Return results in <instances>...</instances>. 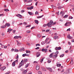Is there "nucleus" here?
<instances>
[{
	"mask_svg": "<svg viewBox=\"0 0 74 74\" xmlns=\"http://www.w3.org/2000/svg\"><path fill=\"white\" fill-rule=\"evenodd\" d=\"M56 22L53 23V21L50 20L49 23H48L47 25L46 24L44 25H43V27H45V26H47L49 27H51L52 25H55V24H56Z\"/></svg>",
	"mask_w": 74,
	"mask_h": 74,
	"instance_id": "nucleus-1",
	"label": "nucleus"
},
{
	"mask_svg": "<svg viewBox=\"0 0 74 74\" xmlns=\"http://www.w3.org/2000/svg\"><path fill=\"white\" fill-rule=\"evenodd\" d=\"M23 64H24V62H23V60H22L21 62L20 63L19 66L18 67V68H20V67H21Z\"/></svg>",
	"mask_w": 74,
	"mask_h": 74,
	"instance_id": "nucleus-2",
	"label": "nucleus"
},
{
	"mask_svg": "<svg viewBox=\"0 0 74 74\" xmlns=\"http://www.w3.org/2000/svg\"><path fill=\"white\" fill-rule=\"evenodd\" d=\"M65 13L63 11H62L60 12V15H61V16L63 17L64 16V15Z\"/></svg>",
	"mask_w": 74,
	"mask_h": 74,
	"instance_id": "nucleus-3",
	"label": "nucleus"
},
{
	"mask_svg": "<svg viewBox=\"0 0 74 74\" xmlns=\"http://www.w3.org/2000/svg\"><path fill=\"white\" fill-rule=\"evenodd\" d=\"M49 38H47L46 40H45V42L46 44H49V42L48 41V40H49Z\"/></svg>",
	"mask_w": 74,
	"mask_h": 74,
	"instance_id": "nucleus-4",
	"label": "nucleus"
},
{
	"mask_svg": "<svg viewBox=\"0 0 74 74\" xmlns=\"http://www.w3.org/2000/svg\"><path fill=\"white\" fill-rule=\"evenodd\" d=\"M40 54H41L39 52H37L36 53V57L37 58H38V57H39Z\"/></svg>",
	"mask_w": 74,
	"mask_h": 74,
	"instance_id": "nucleus-5",
	"label": "nucleus"
},
{
	"mask_svg": "<svg viewBox=\"0 0 74 74\" xmlns=\"http://www.w3.org/2000/svg\"><path fill=\"white\" fill-rule=\"evenodd\" d=\"M36 69L37 70H38L40 69V65H36Z\"/></svg>",
	"mask_w": 74,
	"mask_h": 74,
	"instance_id": "nucleus-6",
	"label": "nucleus"
},
{
	"mask_svg": "<svg viewBox=\"0 0 74 74\" xmlns=\"http://www.w3.org/2000/svg\"><path fill=\"white\" fill-rule=\"evenodd\" d=\"M6 69V67L4 66L3 67H1L0 68V70H1V71H3L5 70V69Z\"/></svg>",
	"mask_w": 74,
	"mask_h": 74,
	"instance_id": "nucleus-7",
	"label": "nucleus"
},
{
	"mask_svg": "<svg viewBox=\"0 0 74 74\" xmlns=\"http://www.w3.org/2000/svg\"><path fill=\"white\" fill-rule=\"evenodd\" d=\"M61 49V47H56V50L57 51V50H60Z\"/></svg>",
	"mask_w": 74,
	"mask_h": 74,
	"instance_id": "nucleus-8",
	"label": "nucleus"
},
{
	"mask_svg": "<svg viewBox=\"0 0 74 74\" xmlns=\"http://www.w3.org/2000/svg\"><path fill=\"white\" fill-rule=\"evenodd\" d=\"M47 70H49L50 72H52L53 71L52 69L51 68H47Z\"/></svg>",
	"mask_w": 74,
	"mask_h": 74,
	"instance_id": "nucleus-9",
	"label": "nucleus"
},
{
	"mask_svg": "<svg viewBox=\"0 0 74 74\" xmlns=\"http://www.w3.org/2000/svg\"><path fill=\"white\" fill-rule=\"evenodd\" d=\"M33 6H32L31 7H29L27 8V10H32V9H33Z\"/></svg>",
	"mask_w": 74,
	"mask_h": 74,
	"instance_id": "nucleus-10",
	"label": "nucleus"
},
{
	"mask_svg": "<svg viewBox=\"0 0 74 74\" xmlns=\"http://www.w3.org/2000/svg\"><path fill=\"white\" fill-rule=\"evenodd\" d=\"M67 38H69V39H73V37L70 36V35L67 36Z\"/></svg>",
	"mask_w": 74,
	"mask_h": 74,
	"instance_id": "nucleus-11",
	"label": "nucleus"
},
{
	"mask_svg": "<svg viewBox=\"0 0 74 74\" xmlns=\"http://www.w3.org/2000/svg\"><path fill=\"white\" fill-rule=\"evenodd\" d=\"M17 16H18V17H19L20 18H21L22 17V16L20 14H18L16 15Z\"/></svg>",
	"mask_w": 74,
	"mask_h": 74,
	"instance_id": "nucleus-12",
	"label": "nucleus"
},
{
	"mask_svg": "<svg viewBox=\"0 0 74 74\" xmlns=\"http://www.w3.org/2000/svg\"><path fill=\"white\" fill-rule=\"evenodd\" d=\"M25 51V49H24V47L21 48L19 50V51L20 52H22V51Z\"/></svg>",
	"mask_w": 74,
	"mask_h": 74,
	"instance_id": "nucleus-13",
	"label": "nucleus"
},
{
	"mask_svg": "<svg viewBox=\"0 0 74 74\" xmlns=\"http://www.w3.org/2000/svg\"><path fill=\"white\" fill-rule=\"evenodd\" d=\"M27 70H25L24 71V72L22 73V74H26L27 73Z\"/></svg>",
	"mask_w": 74,
	"mask_h": 74,
	"instance_id": "nucleus-14",
	"label": "nucleus"
},
{
	"mask_svg": "<svg viewBox=\"0 0 74 74\" xmlns=\"http://www.w3.org/2000/svg\"><path fill=\"white\" fill-rule=\"evenodd\" d=\"M5 26H7L8 27H9L10 26V24L8 23H6L5 24Z\"/></svg>",
	"mask_w": 74,
	"mask_h": 74,
	"instance_id": "nucleus-15",
	"label": "nucleus"
},
{
	"mask_svg": "<svg viewBox=\"0 0 74 74\" xmlns=\"http://www.w3.org/2000/svg\"><path fill=\"white\" fill-rule=\"evenodd\" d=\"M16 42H17V45L18 46H19L21 45V43L20 42H19L18 40H16Z\"/></svg>",
	"mask_w": 74,
	"mask_h": 74,
	"instance_id": "nucleus-16",
	"label": "nucleus"
},
{
	"mask_svg": "<svg viewBox=\"0 0 74 74\" xmlns=\"http://www.w3.org/2000/svg\"><path fill=\"white\" fill-rule=\"evenodd\" d=\"M28 13H29V15H33V14H34L33 13V12H28Z\"/></svg>",
	"mask_w": 74,
	"mask_h": 74,
	"instance_id": "nucleus-17",
	"label": "nucleus"
},
{
	"mask_svg": "<svg viewBox=\"0 0 74 74\" xmlns=\"http://www.w3.org/2000/svg\"><path fill=\"white\" fill-rule=\"evenodd\" d=\"M6 26H5V25H3V26H1V29H5V27H6Z\"/></svg>",
	"mask_w": 74,
	"mask_h": 74,
	"instance_id": "nucleus-18",
	"label": "nucleus"
},
{
	"mask_svg": "<svg viewBox=\"0 0 74 74\" xmlns=\"http://www.w3.org/2000/svg\"><path fill=\"white\" fill-rule=\"evenodd\" d=\"M12 66L14 67L15 66V62H14L12 64Z\"/></svg>",
	"mask_w": 74,
	"mask_h": 74,
	"instance_id": "nucleus-19",
	"label": "nucleus"
},
{
	"mask_svg": "<svg viewBox=\"0 0 74 74\" xmlns=\"http://www.w3.org/2000/svg\"><path fill=\"white\" fill-rule=\"evenodd\" d=\"M58 38H59V37H58V36H55L53 37L54 39H55V40Z\"/></svg>",
	"mask_w": 74,
	"mask_h": 74,
	"instance_id": "nucleus-20",
	"label": "nucleus"
},
{
	"mask_svg": "<svg viewBox=\"0 0 74 74\" xmlns=\"http://www.w3.org/2000/svg\"><path fill=\"white\" fill-rule=\"evenodd\" d=\"M14 38V39H18V38H19V37L18 36H15Z\"/></svg>",
	"mask_w": 74,
	"mask_h": 74,
	"instance_id": "nucleus-21",
	"label": "nucleus"
},
{
	"mask_svg": "<svg viewBox=\"0 0 74 74\" xmlns=\"http://www.w3.org/2000/svg\"><path fill=\"white\" fill-rule=\"evenodd\" d=\"M51 6L53 8H54V9H56V6H55L53 5H51Z\"/></svg>",
	"mask_w": 74,
	"mask_h": 74,
	"instance_id": "nucleus-22",
	"label": "nucleus"
},
{
	"mask_svg": "<svg viewBox=\"0 0 74 74\" xmlns=\"http://www.w3.org/2000/svg\"><path fill=\"white\" fill-rule=\"evenodd\" d=\"M34 21L35 22V23H36V24H38V20H36Z\"/></svg>",
	"mask_w": 74,
	"mask_h": 74,
	"instance_id": "nucleus-23",
	"label": "nucleus"
},
{
	"mask_svg": "<svg viewBox=\"0 0 74 74\" xmlns=\"http://www.w3.org/2000/svg\"><path fill=\"white\" fill-rule=\"evenodd\" d=\"M68 16H69V15H65L64 17V18H67L68 17Z\"/></svg>",
	"mask_w": 74,
	"mask_h": 74,
	"instance_id": "nucleus-24",
	"label": "nucleus"
},
{
	"mask_svg": "<svg viewBox=\"0 0 74 74\" xmlns=\"http://www.w3.org/2000/svg\"><path fill=\"white\" fill-rule=\"evenodd\" d=\"M29 65V64H26L25 66V68H27V67H28Z\"/></svg>",
	"mask_w": 74,
	"mask_h": 74,
	"instance_id": "nucleus-25",
	"label": "nucleus"
},
{
	"mask_svg": "<svg viewBox=\"0 0 74 74\" xmlns=\"http://www.w3.org/2000/svg\"><path fill=\"white\" fill-rule=\"evenodd\" d=\"M26 32L27 33H30L31 32V31L30 30H27L26 31Z\"/></svg>",
	"mask_w": 74,
	"mask_h": 74,
	"instance_id": "nucleus-26",
	"label": "nucleus"
},
{
	"mask_svg": "<svg viewBox=\"0 0 74 74\" xmlns=\"http://www.w3.org/2000/svg\"><path fill=\"white\" fill-rule=\"evenodd\" d=\"M44 16V15H42L41 16H39L37 17V18H42V16Z\"/></svg>",
	"mask_w": 74,
	"mask_h": 74,
	"instance_id": "nucleus-27",
	"label": "nucleus"
},
{
	"mask_svg": "<svg viewBox=\"0 0 74 74\" xmlns=\"http://www.w3.org/2000/svg\"><path fill=\"white\" fill-rule=\"evenodd\" d=\"M57 67H60V66H61V64H58L57 65Z\"/></svg>",
	"mask_w": 74,
	"mask_h": 74,
	"instance_id": "nucleus-28",
	"label": "nucleus"
},
{
	"mask_svg": "<svg viewBox=\"0 0 74 74\" xmlns=\"http://www.w3.org/2000/svg\"><path fill=\"white\" fill-rule=\"evenodd\" d=\"M71 22H68V25H67V26H70V25L71 24Z\"/></svg>",
	"mask_w": 74,
	"mask_h": 74,
	"instance_id": "nucleus-29",
	"label": "nucleus"
},
{
	"mask_svg": "<svg viewBox=\"0 0 74 74\" xmlns=\"http://www.w3.org/2000/svg\"><path fill=\"white\" fill-rule=\"evenodd\" d=\"M28 60L27 59H25L23 61L24 62H27Z\"/></svg>",
	"mask_w": 74,
	"mask_h": 74,
	"instance_id": "nucleus-30",
	"label": "nucleus"
},
{
	"mask_svg": "<svg viewBox=\"0 0 74 74\" xmlns=\"http://www.w3.org/2000/svg\"><path fill=\"white\" fill-rule=\"evenodd\" d=\"M52 55H53V53L50 54L49 56L50 58H52Z\"/></svg>",
	"mask_w": 74,
	"mask_h": 74,
	"instance_id": "nucleus-31",
	"label": "nucleus"
},
{
	"mask_svg": "<svg viewBox=\"0 0 74 74\" xmlns=\"http://www.w3.org/2000/svg\"><path fill=\"white\" fill-rule=\"evenodd\" d=\"M44 59V58H42V59L41 60L40 62L41 63H42V62H43V60Z\"/></svg>",
	"mask_w": 74,
	"mask_h": 74,
	"instance_id": "nucleus-32",
	"label": "nucleus"
},
{
	"mask_svg": "<svg viewBox=\"0 0 74 74\" xmlns=\"http://www.w3.org/2000/svg\"><path fill=\"white\" fill-rule=\"evenodd\" d=\"M38 37V38H40V37H41V34H38L37 35Z\"/></svg>",
	"mask_w": 74,
	"mask_h": 74,
	"instance_id": "nucleus-33",
	"label": "nucleus"
},
{
	"mask_svg": "<svg viewBox=\"0 0 74 74\" xmlns=\"http://www.w3.org/2000/svg\"><path fill=\"white\" fill-rule=\"evenodd\" d=\"M73 59H71V64H73Z\"/></svg>",
	"mask_w": 74,
	"mask_h": 74,
	"instance_id": "nucleus-34",
	"label": "nucleus"
},
{
	"mask_svg": "<svg viewBox=\"0 0 74 74\" xmlns=\"http://www.w3.org/2000/svg\"><path fill=\"white\" fill-rule=\"evenodd\" d=\"M18 58H19V56H18V55H17L16 57V59H18Z\"/></svg>",
	"mask_w": 74,
	"mask_h": 74,
	"instance_id": "nucleus-35",
	"label": "nucleus"
},
{
	"mask_svg": "<svg viewBox=\"0 0 74 74\" xmlns=\"http://www.w3.org/2000/svg\"><path fill=\"white\" fill-rule=\"evenodd\" d=\"M30 27V25H27V26H25V27H26V28H27V27Z\"/></svg>",
	"mask_w": 74,
	"mask_h": 74,
	"instance_id": "nucleus-36",
	"label": "nucleus"
},
{
	"mask_svg": "<svg viewBox=\"0 0 74 74\" xmlns=\"http://www.w3.org/2000/svg\"><path fill=\"white\" fill-rule=\"evenodd\" d=\"M26 53H30V51H28L27 50L26 51Z\"/></svg>",
	"mask_w": 74,
	"mask_h": 74,
	"instance_id": "nucleus-37",
	"label": "nucleus"
},
{
	"mask_svg": "<svg viewBox=\"0 0 74 74\" xmlns=\"http://www.w3.org/2000/svg\"><path fill=\"white\" fill-rule=\"evenodd\" d=\"M23 57H25L26 56V54L25 53L24 54H23L22 55Z\"/></svg>",
	"mask_w": 74,
	"mask_h": 74,
	"instance_id": "nucleus-38",
	"label": "nucleus"
},
{
	"mask_svg": "<svg viewBox=\"0 0 74 74\" xmlns=\"http://www.w3.org/2000/svg\"><path fill=\"white\" fill-rule=\"evenodd\" d=\"M38 14H39L38 12V11H36L35 12V15H38Z\"/></svg>",
	"mask_w": 74,
	"mask_h": 74,
	"instance_id": "nucleus-39",
	"label": "nucleus"
},
{
	"mask_svg": "<svg viewBox=\"0 0 74 74\" xmlns=\"http://www.w3.org/2000/svg\"><path fill=\"white\" fill-rule=\"evenodd\" d=\"M47 51H48V49H45V52L46 53V52H47Z\"/></svg>",
	"mask_w": 74,
	"mask_h": 74,
	"instance_id": "nucleus-40",
	"label": "nucleus"
},
{
	"mask_svg": "<svg viewBox=\"0 0 74 74\" xmlns=\"http://www.w3.org/2000/svg\"><path fill=\"white\" fill-rule=\"evenodd\" d=\"M19 50H18L17 49H15L14 50V52H18Z\"/></svg>",
	"mask_w": 74,
	"mask_h": 74,
	"instance_id": "nucleus-41",
	"label": "nucleus"
},
{
	"mask_svg": "<svg viewBox=\"0 0 74 74\" xmlns=\"http://www.w3.org/2000/svg\"><path fill=\"white\" fill-rule=\"evenodd\" d=\"M70 58H68V59H67L66 60V62H69V61H70Z\"/></svg>",
	"mask_w": 74,
	"mask_h": 74,
	"instance_id": "nucleus-42",
	"label": "nucleus"
},
{
	"mask_svg": "<svg viewBox=\"0 0 74 74\" xmlns=\"http://www.w3.org/2000/svg\"><path fill=\"white\" fill-rule=\"evenodd\" d=\"M42 45H44L45 44V42H41Z\"/></svg>",
	"mask_w": 74,
	"mask_h": 74,
	"instance_id": "nucleus-43",
	"label": "nucleus"
},
{
	"mask_svg": "<svg viewBox=\"0 0 74 74\" xmlns=\"http://www.w3.org/2000/svg\"><path fill=\"white\" fill-rule=\"evenodd\" d=\"M73 18V17H72V16H70L69 17V19H72Z\"/></svg>",
	"mask_w": 74,
	"mask_h": 74,
	"instance_id": "nucleus-44",
	"label": "nucleus"
},
{
	"mask_svg": "<svg viewBox=\"0 0 74 74\" xmlns=\"http://www.w3.org/2000/svg\"><path fill=\"white\" fill-rule=\"evenodd\" d=\"M60 58H62V57H63V56H64V54H63L61 56H60Z\"/></svg>",
	"mask_w": 74,
	"mask_h": 74,
	"instance_id": "nucleus-45",
	"label": "nucleus"
},
{
	"mask_svg": "<svg viewBox=\"0 0 74 74\" xmlns=\"http://www.w3.org/2000/svg\"><path fill=\"white\" fill-rule=\"evenodd\" d=\"M25 12V10H22L21 11V13H23Z\"/></svg>",
	"mask_w": 74,
	"mask_h": 74,
	"instance_id": "nucleus-46",
	"label": "nucleus"
},
{
	"mask_svg": "<svg viewBox=\"0 0 74 74\" xmlns=\"http://www.w3.org/2000/svg\"><path fill=\"white\" fill-rule=\"evenodd\" d=\"M11 32V30L10 29L8 28V29L7 32Z\"/></svg>",
	"mask_w": 74,
	"mask_h": 74,
	"instance_id": "nucleus-47",
	"label": "nucleus"
},
{
	"mask_svg": "<svg viewBox=\"0 0 74 74\" xmlns=\"http://www.w3.org/2000/svg\"><path fill=\"white\" fill-rule=\"evenodd\" d=\"M58 53H59V51H57L55 53V54H56V55H58Z\"/></svg>",
	"mask_w": 74,
	"mask_h": 74,
	"instance_id": "nucleus-48",
	"label": "nucleus"
},
{
	"mask_svg": "<svg viewBox=\"0 0 74 74\" xmlns=\"http://www.w3.org/2000/svg\"><path fill=\"white\" fill-rule=\"evenodd\" d=\"M33 1V0H29L28 1H27V3H30L31 2H32V1Z\"/></svg>",
	"mask_w": 74,
	"mask_h": 74,
	"instance_id": "nucleus-49",
	"label": "nucleus"
},
{
	"mask_svg": "<svg viewBox=\"0 0 74 74\" xmlns=\"http://www.w3.org/2000/svg\"><path fill=\"white\" fill-rule=\"evenodd\" d=\"M14 62H15V63H18V60H16L15 61H14Z\"/></svg>",
	"mask_w": 74,
	"mask_h": 74,
	"instance_id": "nucleus-50",
	"label": "nucleus"
},
{
	"mask_svg": "<svg viewBox=\"0 0 74 74\" xmlns=\"http://www.w3.org/2000/svg\"><path fill=\"white\" fill-rule=\"evenodd\" d=\"M38 74H42V72L40 71H39L38 72Z\"/></svg>",
	"mask_w": 74,
	"mask_h": 74,
	"instance_id": "nucleus-51",
	"label": "nucleus"
},
{
	"mask_svg": "<svg viewBox=\"0 0 74 74\" xmlns=\"http://www.w3.org/2000/svg\"><path fill=\"white\" fill-rule=\"evenodd\" d=\"M4 11H6V12H8V11H9V10H4Z\"/></svg>",
	"mask_w": 74,
	"mask_h": 74,
	"instance_id": "nucleus-52",
	"label": "nucleus"
},
{
	"mask_svg": "<svg viewBox=\"0 0 74 74\" xmlns=\"http://www.w3.org/2000/svg\"><path fill=\"white\" fill-rule=\"evenodd\" d=\"M10 73V71H8V72L6 73H5V74H9Z\"/></svg>",
	"mask_w": 74,
	"mask_h": 74,
	"instance_id": "nucleus-53",
	"label": "nucleus"
},
{
	"mask_svg": "<svg viewBox=\"0 0 74 74\" xmlns=\"http://www.w3.org/2000/svg\"><path fill=\"white\" fill-rule=\"evenodd\" d=\"M47 62H48V63H51V60H48Z\"/></svg>",
	"mask_w": 74,
	"mask_h": 74,
	"instance_id": "nucleus-54",
	"label": "nucleus"
},
{
	"mask_svg": "<svg viewBox=\"0 0 74 74\" xmlns=\"http://www.w3.org/2000/svg\"><path fill=\"white\" fill-rule=\"evenodd\" d=\"M65 26H67L68 25V22H67L64 25Z\"/></svg>",
	"mask_w": 74,
	"mask_h": 74,
	"instance_id": "nucleus-55",
	"label": "nucleus"
},
{
	"mask_svg": "<svg viewBox=\"0 0 74 74\" xmlns=\"http://www.w3.org/2000/svg\"><path fill=\"white\" fill-rule=\"evenodd\" d=\"M69 70H67L66 71V73H69Z\"/></svg>",
	"mask_w": 74,
	"mask_h": 74,
	"instance_id": "nucleus-56",
	"label": "nucleus"
},
{
	"mask_svg": "<svg viewBox=\"0 0 74 74\" xmlns=\"http://www.w3.org/2000/svg\"><path fill=\"white\" fill-rule=\"evenodd\" d=\"M42 52H44V51H45V49H42Z\"/></svg>",
	"mask_w": 74,
	"mask_h": 74,
	"instance_id": "nucleus-57",
	"label": "nucleus"
},
{
	"mask_svg": "<svg viewBox=\"0 0 74 74\" xmlns=\"http://www.w3.org/2000/svg\"><path fill=\"white\" fill-rule=\"evenodd\" d=\"M36 47H37V46H39L40 44H36Z\"/></svg>",
	"mask_w": 74,
	"mask_h": 74,
	"instance_id": "nucleus-58",
	"label": "nucleus"
},
{
	"mask_svg": "<svg viewBox=\"0 0 74 74\" xmlns=\"http://www.w3.org/2000/svg\"><path fill=\"white\" fill-rule=\"evenodd\" d=\"M66 31L67 32H68V31H70V28H69L66 30Z\"/></svg>",
	"mask_w": 74,
	"mask_h": 74,
	"instance_id": "nucleus-59",
	"label": "nucleus"
},
{
	"mask_svg": "<svg viewBox=\"0 0 74 74\" xmlns=\"http://www.w3.org/2000/svg\"><path fill=\"white\" fill-rule=\"evenodd\" d=\"M49 30L50 29H47L46 31V32H49Z\"/></svg>",
	"mask_w": 74,
	"mask_h": 74,
	"instance_id": "nucleus-60",
	"label": "nucleus"
},
{
	"mask_svg": "<svg viewBox=\"0 0 74 74\" xmlns=\"http://www.w3.org/2000/svg\"><path fill=\"white\" fill-rule=\"evenodd\" d=\"M16 32V30H13V33H15Z\"/></svg>",
	"mask_w": 74,
	"mask_h": 74,
	"instance_id": "nucleus-61",
	"label": "nucleus"
},
{
	"mask_svg": "<svg viewBox=\"0 0 74 74\" xmlns=\"http://www.w3.org/2000/svg\"><path fill=\"white\" fill-rule=\"evenodd\" d=\"M38 2L37 1L35 4V5H37V4H38Z\"/></svg>",
	"mask_w": 74,
	"mask_h": 74,
	"instance_id": "nucleus-62",
	"label": "nucleus"
},
{
	"mask_svg": "<svg viewBox=\"0 0 74 74\" xmlns=\"http://www.w3.org/2000/svg\"><path fill=\"white\" fill-rule=\"evenodd\" d=\"M62 8V7H60V6H59L58 7V9H61V8Z\"/></svg>",
	"mask_w": 74,
	"mask_h": 74,
	"instance_id": "nucleus-63",
	"label": "nucleus"
},
{
	"mask_svg": "<svg viewBox=\"0 0 74 74\" xmlns=\"http://www.w3.org/2000/svg\"><path fill=\"white\" fill-rule=\"evenodd\" d=\"M23 24L24 25H27V23L25 22H24L23 23Z\"/></svg>",
	"mask_w": 74,
	"mask_h": 74,
	"instance_id": "nucleus-64",
	"label": "nucleus"
}]
</instances>
